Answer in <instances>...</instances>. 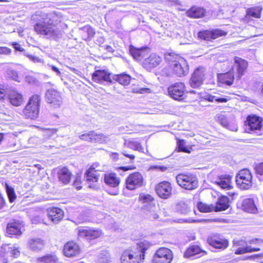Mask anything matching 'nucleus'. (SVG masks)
<instances>
[{
    "label": "nucleus",
    "instance_id": "nucleus-1",
    "mask_svg": "<svg viewBox=\"0 0 263 263\" xmlns=\"http://www.w3.org/2000/svg\"><path fill=\"white\" fill-rule=\"evenodd\" d=\"M150 246L145 240L138 242L136 246L123 252L120 258L121 263H140L144 259L145 252Z\"/></svg>",
    "mask_w": 263,
    "mask_h": 263
},
{
    "label": "nucleus",
    "instance_id": "nucleus-2",
    "mask_svg": "<svg viewBox=\"0 0 263 263\" xmlns=\"http://www.w3.org/2000/svg\"><path fill=\"white\" fill-rule=\"evenodd\" d=\"M166 60L174 73L179 77L186 76L189 73V65L186 61L178 54L170 53L165 56Z\"/></svg>",
    "mask_w": 263,
    "mask_h": 263
},
{
    "label": "nucleus",
    "instance_id": "nucleus-3",
    "mask_svg": "<svg viewBox=\"0 0 263 263\" xmlns=\"http://www.w3.org/2000/svg\"><path fill=\"white\" fill-rule=\"evenodd\" d=\"M34 30L39 34L46 36L47 38L57 39L61 36V33L50 21L48 17L43 18L34 25Z\"/></svg>",
    "mask_w": 263,
    "mask_h": 263
},
{
    "label": "nucleus",
    "instance_id": "nucleus-4",
    "mask_svg": "<svg viewBox=\"0 0 263 263\" xmlns=\"http://www.w3.org/2000/svg\"><path fill=\"white\" fill-rule=\"evenodd\" d=\"M139 200L143 204L142 211L145 218L155 220L159 218V209L156 206L154 198L149 194L141 195Z\"/></svg>",
    "mask_w": 263,
    "mask_h": 263
},
{
    "label": "nucleus",
    "instance_id": "nucleus-5",
    "mask_svg": "<svg viewBox=\"0 0 263 263\" xmlns=\"http://www.w3.org/2000/svg\"><path fill=\"white\" fill-rule=\"evenodd\" d=\"M41 100V97L37 94H34L30 97L23 111L26 118L35 120L38 118Z\"/></svg>",
    "mask_w": 263,
    "mask_h": 263
},
{
    "label": "nucleus",
    "instance_id": "nucleus-6",
    "mask_svg": "<svg viewBox=\"0 0 263 263\" xmlns=\"http://www.w3.org/2000/svg\"><path fill=\"white\" fill-rule=\"evenodd\" d=\"M178 184L187 190H193L198 186V179L196 175L192 173H181L176 176Z\"/></svg>",
    "mask_w": 263,
    "mask_h": 263
},
{
    "label": "nucleus",
    "instance_id": "nucleus-7",
    "mask_svg": "<svg viewBox=\"0 0 263 263\" xmlns=\"http://www.w3.org/2000/svg\"><path fill=\"white\" fill-rule=\"evenodd\" d=\"M252 175L250 170L244 168L240 170L236 176V183L239 188L249 189L252 185Z\"/></svg>",
    "mask_w": 263,
    "mask_h": 263
},
{
    "label": "nucleus",
    "instance_id": "nucleus-8",
    "mask_svg": "<svg viewBox=\"0 0 263 263\" xmlns=\"http://www.w3.org/2000/svg\"><path fill=\"white\" fill-rule=\"evenodd\" d=\"M169 96L173 99L181 101L185 99V85L182 82L172 84L168 88Z\"/></svg>",
    "mask_w": 263,
    "mask_h": 263
},
{
    "label": "nucleus",
    "instance_id": "nucleus-9",
    "mask_svg": "<svg viewBox=\"0 0 263 263\" xmlns=\"http://www.w3.org/2000/svg\"><path fill=\"white\" fill-rule=\"evenodd\" d=\"M173 257L171 250L166 248H161L154 255L152 263H170Z\"/></svg>",
    "mask_w": 263,
    "mask_h": 263
},
{
    "label": "nucleus",
    "instance_id": "nucleus-10",
    "mask_svg": "<svg viewBox=\"0 0 263 263\" xmlns=\"http://www.w3.org/2000/svg\"><path fill=\"white\" fill-rule=\"evenodd\" d=\"M205 69L203 67H198L192 74L190 80V86L194 88L200 87L205 79Z\"/></svg>",
    "mask_w": 263,
    "mask_h": 263
},
{
    "label": "nucleus",
    "instance_id": "nucleus-11",
    "mask_svg": "<svg viewBox=\"0 0 263 263\" xmlns=\"http://www.w3.org/2000/svg\"><path fill=\"white\" fill-rule=\"evenodd\" d=\"M216 120L226 128L233 132L237 130L238 127L234 121L233 116H227L225 114H219L216 115Z\"/></svg>",
    "mask_w": 263,
    "mask_h": 263
},
{
    "label": "nucleus",
    "instance_id": "nucleus-12",
    "mask_svg": "<svg viewBox=\"0 0 263 263\" xmlns=\"http://www.w3.org/2000/svg\"><path fill=\"white\" fill-rule=\"evenodd\" d=\"M126 187L133 190L142 186L144 180L142 175L139 172H135L130 174L126 180Z\"/></svg>",
    "mask_w": 263,
    "mask_h": 263
},
{
    "label": "nucleus",
    "instance_id": "nucleus-13",
    "mask_svg": "<svg viewBox=\"0 0 263 263\" xmlns=\"http://www.w3.org/2000/svg\"><path fill=\"white\" fill-rule=\"evenodd\" d=\"M172 187L167 181H163L155 186V191L158 196L162 199H168L172 195Z\"/></svg>",
    "mask_w": 263,
    "mask_h": 263
},
{
    "label": "nucleus",
    "instance_id": "nucleus-14",
    "mask_svg": "<svg viewBox=\"0 0 263 263\" xmlns=\"http://www.w3.org/2000/svg\"><path fill=\"white\" fill-rule=\"evenodd\" d=\"M245 125L249 133L259 130L262 127V119L256 115H249L245 122Z\"/></svg>",
    "mask_w": 263,
    "mask_h": 263
},
{
    "label": "nucleus",
    "instance_id": "nucleus-15",
    "mask_svg": "<svg viewBox=\"0 0 263 263\" xmlns=\"http://www.w3.org/2000/svg\"><path fill=\"white\" fill-rule=\"evenodd\" d=\"M207 242L210 246L217 249L224 250L229 246V242L227 239L217 235L209 236Z\"/></svg>",
    "mask_w": 263,
    "mask_h": 263
},
{
    "label": "nucleus",
    "instance_id": "nucleus-16",
    "mask_svg": "<svg viewBox=\"0 0 263 263\" xmlns=\"http://www.w3.org/2000/svg\"><path fill=\"white\" fill-rule=\"evenodd\" d=\"M45 99L47 103L52 104L54 107L60 106L62 102L60 92L54 89H48L47 91Z\"/></svg>",
    "mask_w": 263,
    "mask_h": 263
},
{
    "label": "nucleus",
    "instance_id": "nucleus-17",
    "mask_svg": "<svg viewBox=\"0 0 263 263\" xmlns=\"http://www.w3.org/2000/svg\"><path fill=\"white\" fill-rule=\"evenodd\" d=\"M102 235V231L99 229H84L82 227L79 228L78 235L81 237H84L87 239H93L99 237Z\"/></svg>",
    "mask_w": 263,
    "mask_h": 263
},
{
    "label": "nucleus",
    "instance_id": "nucleus-18",
    "mask_svg": "<svg viewBox=\"0 0 263 263\" xmlns=\"http://www.w3.org/2000/svg\"><path fill=\"white\" fill-rule=\"evenodd\" d=\"M162 61V58L159 55L153 53L144 59L142 66L147 70H151L159 65Z\"/></svg>",
    "mask_w": 263,
    "mask_h": 263
},
{
    "label": "nucleus",
    "instance_id": "nucleus-19",
    "mask_svg": "<svg viewBox=\"0 0 263 263\" xmlns=\"http://www.w3.org/2000/svg\"><path fill=\"white\" fill-rule=\"evenodd\" d=\"M92 79L94 81L100 82L101 81L112 83V79L110 78V73L105 69L96 70L92 75Z\"/></svg>",
    "mask_w": 263,
    "mask_h": 263
},
{
    "label": "nucleus",
    "instance_id": "nucleus-20",
    "mask_svg": "<svg viewBox=\"0 0 263 263\" xmlns=\"http://www.w3.org/2000/svg\"><path fill=\"white\" fill-rule=\"evenodd\" d=\"M47 212L49 219L54 223L59 222L64 216L63 211L58 208H49Z\"/></svg>",
    "mask_w": 263,
    "mask_h": 263
},
{
    "label": "nucleus",
    "instance_id": "nucleus-21",
    "mask_svg": "<svg viewBox=\"0 0 263 263\" xmlns=\"http://www.w3.org/2000/svg\"><path fill=\"white\" fill-rule=\"evenodd\" d=\"M206 254V252L202 250L198 245L194 244L190 246L186 249L184 254V256L186 258H189L198 255V257H199Z\"/></svg>",
    "mask_w": 263,
    "mask_h": 263
},
{
    "label": "nucleus",
    "instance_id": "nucleus-22",
    "mask_svg": "<svg viewBox=\"0 0 263 263\" xmlns=\"http://www.w3.org/2000/svg\"><path fill=\"white\" fill-rule=\"evenodd\" d=\"M129 51L133 58L138 61H141L145 58L147 54V50L146 48H137L133 45L129 47Z\"/></svg>",
    "mask_w": 263,
    "mask_h": 263
},
{
    "label": "nucleus",
    "instance_id": "nucleus-23",
    "mask_svg": "<svg viewBox=\"0 0 263 263\" xmlns=\"http://www.w3.org/2000/svg\"><path fill=\"white\" fill-rule=\"evenodd\" d=\"M234 61V67L236 68L238 78H240L244 74L248 67V62L238 57H235Z\"/></svg>",
    "mask_w": 263,
    "mask_h": 263
},
{
    "label": "nucleus",
    "instance_id": "nucleus-24",
    "mask_svg": "<svg viewBox=\"0 0 263 263\" xmlns=\"http://www.w3.org/2000/svg\"><path fill=\"white\" fill-rule=\"evenodd\" d=\"M79 33L83 40L88 42L94 36L96 31L91 26L86 25L79 29Z\"/></svg>",
    "mask_w": 263,
    "mask_h": 263
},
{
    "label": "nucleus",
    "instance_id": "nucleus-25",
    "mask_svg": "<svg viewBox=\"0 0 263 263\" xmlns=\"http://www.w3.org/2000/svg\"><path fill=\"white\" fill-rule=\"evenodd\" d=\"M232 176L230 175L219 176L215 183L222 189L229 190L232 187Z\"/></svg>",
    "mask_w": 263,
    "mask_h": 263
},
{
    "label": "nucleus",
    "instance_id": "nucleus-26",
    "mask_svg": "<svg viewBox=\"0 0 263 263\" xmlns=\"http://www.w3.org/2000/svg\"><path fill=\"white\" fill-rule=\"evenodd\" d=\"M8 99L10 103L15 106L21 105L24 102L23 95L14 89L9 91Z\"/></svg>",
    "mask_w": 263,
    "mask_h": 263
},
{
    "label": "nucleus",
    "instance_id": "nucleus-27",
    "mask_svg": "<svg viewBox=\"0 0 263 263\" xmlns=\"http://www.w3.org/2000/svg\"><path fill=\"white\" fill-rule=\"evenodd\" d=\"M97 173V171L95 170V168L90 167L85 173L84 178L89 183L88 186L90 188H95L96 187L95 185H93L92 183L97 182L98 180V176L96 174Z\"/></svg>",
    "mask_w": 263,
    "mask_h": 263
},
{
    "label": "nucleus",
    "instance_id": "nucleus-28",
    "mask_svg": "<svg viewBox=\"0 0 263 263\" xmlns=\"http://www.w3.org/2000/svg\"><path fill=\"white\" fill-rule=\"evenodd\" d=\"M21 224L18 221L12 220L7 224L6 231L8 235H20Z\"/></svg>",
    "mask_w": 263,
    "mask_h": 263
},
{
    "label": "nucleus",
    "instance_id": "nucleus-29",
    "mask_svg": "<svg viewBox=\"0 0 263 263\" xmlns=\"http://www.w3.org/2000/svg\"><path fill=\"white\" fill-rule=\"evenodd\" d=\"M45 241L39 238L30 239L28 242V245L30 250L34 252H39L42 250L45 246Z\"/></svg>",
    "mask_w": 263,
    "mask_h": 263
},
{
    "label": "nucleus",
    "instance_id": "nucleus-30",
    "mask_svg": "<svg viewBox=\"0 0 263 263\" xmlns=\"http://www.w3.org/2000/svg\"><path fill=\"white\" fill-rule=\"evenodd\" d=\"M104 182L109 186L117 188L119 183L120 179L115 173H108L104 175Z\"/></svg>",
    "mask_w": 263,
    "mask_h": 263
},
{
    "label": "nucleus",
    "instance_id": "nucleus-31",
    "mask_svg": "<svg viewBox=\"0 0 263 263\" xmlns=\"http://www.w3.org/2000/svg\"><path fill=\"white\" fill-rule=\"evenodd\" d=\"M242 209L249 213H254L257 211V208L254 201L252 198L244 199L241 203Z\"/></svg>",
    "mask_w": 263,
    "mask_h": 263
},
{
    "label": "nucleus",
    "instance_id": "nucleus-32",
    "mask_svg": "<svg viewBox=\"0 0 263 263\" xmlns=\"http://www.w3.org/2000/svg\"><path fill=\"white\" fill-rule=\"evenodd\" d=\"M80 253L79 245L73 241L67 242V257L77 256Z\"/></svg>",
    "mask_w": 263,
    "mask_h": 263
},
{
    "label": "nucleus",
    "instance_id": "nucleus-33",
    "mask_svg": "<svg viewBox=\"0 0 263 263\" xmlns=\"http://www.w3.org/2000/svg\"><path fill=\"white\" fill-rule=\"evenodd\" d=\"M67 211L68 213V214L70 215L69 216L73 217V218L74 217H77L76 218L73 219H71L70 218H67V220H69L73 222L76 223V224L83 223L84 222H86L88 220H89V218L85 215H81L78 213V211H74L73 213L72 209L70 208H69V209Z\"/></svg>",
    "mask_w": 263,
    "mask_h": 263
},
{
    "label": "nucleus",
    "instance_id": "nucleus-34",
    "mask_svg": "<svg viewBox=\"0 0 263 263\" xmlns=\"http://www.w3.org/2000/svg\"><path fill=\"white\" fill-rule=\"evenodd\" d=\"M229 199L227 196L220 197L214 205V211L217 212L226 210L229 206Z\"/></svg>",
    "mask_w": 263,
    "mask_h": 263
},
{
    "label": "nucleus",
    "instance_id": "nucleus-35",
    "mask_svg": "<svg viewBox=\"0 0 263 263\" xmlns=\"http://www.w3.org/2000/svg\"><path fill=\"white\" fill-rule=\"evenodd\" d=\"M205 9L201 7H193L186 12L187 16L193 18H200L204 15Z\"/></svg>",
    "mask_w": 263,
    "mask_h": 263
},
{
    "label": "nucleus",
    "instance_id": "nucleus-36",
    "mask_svg": "<svg viewBox=\"0 0 263 263\" xmlns=\"http://www.w3.org/2000/svg\"><path fill=\"white\" fill-rule=\"evenodd\" d=\"M112 78L113 80L118 82L123 85H128L131 80L130 76L125 73L114 75Z\"/></svg>",
    "mask_w": 263,
    "mask_h": 263
},
{
    "label": "nucleus",
    "instance_id": "nucleus-37",
    "mask_svg": "<svg viewBox=\"0 0 263 263\" xmlns=\"http://www.w3.org/2000/svg\"><path fill=\"white\" fill-rule=\"evenodd\" d=\"M220 82L228 86H231L234 79V74L231 72H228L222 74L219 78Z\"/></svg>",
    "mask_w": 263,
    "mask_h": 263
},
{
    "label": "nucleus",
    "instance_id": "nucleus-38",
    "mask_svg": "<svg viewBox=\"0 0 263 263\" xmlns=\"http://www.w3.org/2000/svg\"><path fill=\"white\" fill-rule=\"evenodd\" d=\"M58 258L53 254H47L36 259V263H56Z\"/></svg>",
    "mask_w": 263,
    "mask_h": 263
},
{
    "label": "nucleus",
    "instance_id": "nucleus-39",
    "mask_svg": "<svg viewBox=\"0 0 263 263\" xmlns=\"http://www.w3.org/2000/svg\"><path fill=\"white\" fill-rule=\"evenodd\" d=\"M260 250L259 248H253L250 246L246 245L245 247L238 248L235 252L236 254H242L248 252H253Z\"/></svg>",
    "mask_w": 263,
    "mask_h": 263
},
{
    "label": "nucleus",
    "instance_id": "nucleus-40",
    "mask_svg": "<svg viewBox=\"0 0 263 263\" xmlns=\"http://www.w3.org/2000/svg\"><path fill=\"white\" fill-rule=\"evenodd\" d=\"M261 10L262 8L259 6L249 8L247 10V15L255 18H260Z\"/></svg>",
    "mask_w": 263,
    "mask_h": 263
},
{
    "label": "nucleus",
    "instance_id": "nucleus-41",
    "mask_svg": "<svg viewBox=\"0 0 263 263\" xmlns=\"http://www.w3.org/2000/svg\"><path fill=\"white\" fill-rule=\"evenodd\" d=\"M126 144L127 146L130 149L139 152H143L144 148L141 145L140 143L137 141H129Z\"/></svg>",
    "mask_w": 263,
    "mask_h": 263
},
{
    "label": "nucleus",
    "instance_id": "nucleus-42",
    "mask_svg": "<svg viewBox=\"0 0 263 263\" xmlns=\"http://www.w3.org/2000/svg\"><path fill=\"white\" fill-rule=\"evenodd\" d=\"M176 210L178 212L183 214H186L190 211L187 204L183 201H180L176 204Z\"/></svg>",
    "mask_w": 263,
    "mask_h": 263
},
{
    "label": "nucleus",
    "instance_id": "nucleus-43",
    "mask_svg": "<svg viewBox=\"0 0 263 263\" xmlns=\"http://www.w3.org/2000/svg\"><path fill=\"white\" fill-rule=\"evenodd\" d=\"M198 208L201 212H211L214 211V205H209L205 203H199L198 204Z\"/></svg>",
    "mask_w": 263,
    "mask_h": 263
},
{
    "label": "nucleus",
    "instance_id": "nucleus-44",
    "mask_svg": "<svg viewBox=\"0 0 263 263\" xmlns=\"http://www.w3.org/2000/svg\"><path fill=\"white\" fill-rule=\"evenodd\" d=\"M5 76L6 78L11 79L15 81H18L17 72L11 68H8L7 69Z\"/></svg>",
    "mask_w": 263,
    "mask_h": 263
},
{
    "label": "nucleus",
    "instance_id": "nucleus-45",
    "mask_svg": "<svg viewBox=\"0 0 263 263\" xmlns=\"http://www.w3.org/2000/svg\"><path fill=\"white\" fill-rule=\"evenodd\" d=\"M5 188L6 192L10 202H13L16 199V195L14 189L9 186L7 184H6Z\"/></svg>",
    "mask_w": 263,
    "mask_h": 263
},
{
    "label": "nucleus",
    "instance_id": "nucleus-46",
    "mask_svg": "<svg viewBox=\"0 0 263 263\" xmlns=\"http://www.w3.org/2000/svg\"><path fill=\"white\" fill-rule=\"evenodd\" d=\"M210 32L211 40L216 39L222 36H224L227 34L226 32L219 29L213 30L212 31H210Z\"/></svg>",
    "mask_w": 263,
    "mask_h": 263
},
{
    "label": "nucleus",
    "instance_id": "nucleus-47",
    "mask_svg": "<svg viewBox=\"0 0 263 263\" xmlns=\"http://www.w3.org/2000/svg\"><path fill=\"white\" fill-rule=\"evenodd\" d=\"M257 177L260 181H263V162L256 164L254 167Z\"/></svg>",
    "mask_w": 263,
    "mask_h": 263
},
{
    "label": "nucleus",
    "instance_id": "nucleus-48",
    "mask_svg": "<svg viewBox=\"0 0 263 263\" xmlns=\"http://www.w3.org/2000/svg\"><path fill=\"white\" fill-rule=\"evenodd\" d=\"M95 136H93V141L99 143H102L108 140V137L103 134H97L94 132Z\"/></svg>",
    "mask_w": 263,
    "mask_h": 263
},
{
    "label": "nucleus",
    "instance_id": "nucleus-49",
    "mask_svg": "<svg viewBox=\"0 0 263 263\" xmlns=\"http://www.w3.org/2000/svg\"><path fill=\"white\" fill-rule=\"evenodd\" d=\"M211 36L210 31L203 30L198 33V37L201 40L211 41Z\"/></svg>",
    "mask_w": 263,
    "mask_h": 263
},
{
    "label": "nucleus",
    "instance_id": "nucleus-50",
    "mask_svg": "<svg viewBox=\"0 0 263 263\" xmlns=\"http://www.w3.org/2000/svg\"><path fill=\"white\" fill-rule=\"evenodd\" d=\"M94 135V131H90L88 133H86L79 136L81 140L93 142V136Z\"/></svg>",
    "mask_w": 263,
    "mask_h": 263
},
{
    "label": "nucleus",
    "instance_id": "nucleus-51",
    "mask_svg": "<svg viewBox=\"0 0 263 263\" xmlns=\"http://www.w3.org/2000/svg\"><path fill=\"white\" fill-rule=\"evenodd\" d=\"M58 178L64 184L66 183V168H63L58 172Z\"/></svg>",
    "mask_w": 263,
    "mask_h": 263
},
{
    "label": "nucleus",
    "instance_id": "nucleus-52",
    "mask_svg": "<svg viewBox=\"0 0 263 263\" xmlns=\"http://www.w3.org/2000/svg\"><path fill=\"white\" fill-rule=\"evenodd\" d=\"M25 55L26 57H27L30 61H32L33 62H34L35 63H42L43 62V61L42 59H41L39 57L29 54L28 53H25Z\"/></svg>",
    "mask_w": 263,
    "mask_h": 263
},
{
    "label": "nucleus",
    "instance_id": "nucleus-53",
    "mask_svg": "<svg viewBox=\"0 0 263 263\" xmlns=\"http://www.w3.org/2000/svg\"><path fill=\"white\" fill-rule=\"evenodd\" d=\"M74 178V180L73 181L72 185L76 187L77 190H80L81 189V186L80 185L81 182L80 180V176L77 174Z\"/></svg>",
    "mask_w": 263,
    "mask_h": 263
},
{
    "label": "nucleus",
    "instance_id": "nucleus-54",
    "mask_svg": "<svg viewBox=\"0 0 263 263\" xmlns=\"http://www.w3.org/2000/svg\"><path fill=\"white\" fill-rule=\"evenodd\" d=\"M202 98L203 99L209 101V102H214V101H215V96H212L210 94H205L202 97Z\"/></svg>",
    "mask_w": 263,
    "mask_h": 263
},
{
    "label": "nucleus",
    "instance_id": "nucleus-55",
    "mask_svg": "<svg viewBox=\"0 0 263 263\" xmlns=\"http://www.w3.org/2000/svg\"><path fill=\"white\" fill-rule=\"evenodd\" d=\"M11 52V50L7 47H0V54H8Z\"/></svg>",
    "mask_w": 263,
    "mask_h": 263
},
{
    "label": "nucleus",
    "instance_id": "nucleus-56",
    "mask_svg": "<svg viewBox=\"0 0 263 263\" xmlns=\"http://www.w3.org/2000/svg\"><path fill=\"white\" fill-rule=\"evenodd\" d=\"M184 141H181L178 144V150L180 152H187V148L183 145Z\"/></svg>",
    "mask_w": 263,
    "mask_h": 263
},
{
    "label": "nucleus",
    "instance_id": "nucleus-57",
    "mask_svg": "<svg viewBox=\"0 0 263 263\" xmlns=\"http://www.w3.org/2000/svg\"><path fill=\"white\" fill-rule=\"evenodd\" d=\"M105 42L104 37L102 35H98L96 40V43L99 45L103 44Z\"/></svg>",
    "mask_w": 263,
    "mask_h": 263
},
{
    "label": "nucleus",
    "instance_id": "nucleus-58",
    "mask_svg": "<svg viewBox=\"0 0 263 263\" xmlns=\"http://www.w3.org/2000/svg\"><path fill=\"white\" fill-rule=\"evenodd\" d=\"M166 2L171 6H178L181 5V3L178 0H166Z\"/></svg>",
    "mask_w": 263,
    "mask_h": 263
},
{
    "label": "nucleus",
    "instance_id": "nucleus-59",
    "mask_svg": "<svg viewBox=\"0 0 263 263\" xmlns=\"http://www.w3.org/2000/svg\"><path fill=\"white\" fill-rule=\"evenodd\" d=\"M12 45L13 46V48L17 51L22 52L24 50V49L20 46V44L16 42L12 43Z\"/></svg>",
    "mask_w": 263,
    "mask_h": 263
},
{
    "label": "nucleus",
    "instance_id": "nucleus-60",
    "mask_svg": "<svg viewBox=\"0 0 263 263\" xmlns=\"http://www.w3.org/2000/svg\"><path fill=\"white\" fill-rule=\"evenodd\" d=\"M10 253L12 254L13 257L16 258L20 255V251L17 249H13L11 250Z\"/></svg>",
    "mask_w": 263,
    "mask_h": 263
},
{
    "label": "nucleus",
    "instance_id": "nucleus-61",
    "mask_svg": "<svg viewBox=\"0 0 263 263\" xmlns=\"http://www.w3.org/2000/svg\"><path fill=\"white\" fill-rule=\"evenodd\" d=\"M25 79L26 81L29 84L34 83L35 80V79L31 76H26Z\"/></svg>",
    "mask_w": 263,
    "mask_h": 263
},
{
    "label": "nucleus",
    "instance_id": "nucleus-62",
    "mask_svg": "<svg viewBox=\"0 0 263 263\" xmlns=\"http://www.w3.org/2000/svg\"><path fill=\"white\" fill-rule=\"evenodd\" d=\"M215 101L219 103H226L228 101V100L224 98H217L215 96Z\"/></svg>",
    "mask_w": 263,
    "mask_h": 263
},
{
    "label": "nucleus",
    "instance_id": "nucleus-63",
    "mask_svg": "<svg viewBox=\"0 0 263 263\" xmlns=\"http://www.w3.org/2000/svg\"><path fill=\"white\" fill-rule=\"evenodd\" d=\"M107 192L108 194L112 195H117L119 194V191L117 189L114 188V190H107Z\"/></svg>",
    "mask_w": 263,
    "mask_h": 263
},
{
    "label": "nucleus",
    "instance_id": "nucleus-64",
    "mask_svg": "<svg viewBox=\"0 0 263 263\" xmlns=\"http://www.w3.org/2000/svg\"><path fill=\"white\" fill-rule=\"evenodd\" d=\"M49 66H50V67H51V69H52V70L53 71L57 73V74H58L59 76H60L61 74L60 71L57 67H55L53 65H50Z\"/></svg>",
    "mask_w": 263,
    "mask_h": 263
}]
</instances>
